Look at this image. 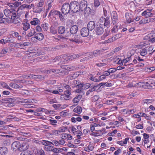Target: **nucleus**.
<instances>
[{"instance_id":"bb28decb","label":"nucleus","mask_w":155,"mask_h":155,"mask_svg":"<svg viewBox=\"0 0 155 155\" xmlns=\"http://www.w3.org/2000/svg\"><path fill=\"white\" fill-rule=\"evenodd\" d=\"M59 13V12L53 10L49 13L48 16L51 17H54L55 15H58Z\"/></svg>"},{"instance_id":"a18cd8bd","label":"nucleus","mask_w":155,"mask_h":155,"mask_svg":"<svg viewBox=\"0 0 155 155\" xmlns=\"http://www.w3.org/2000/svg\"><path fill=\"white\" fill-rule=\"evenodd\" d=\"M36 110L38 112H44L45 114H48V110L45 109L39 108L37 109Z\"/></svg>"},{"instance_id":"052dcab7","label":"nucleus","mask_w":155,"mask_h":155,"mask_svg":"<svg viewBox=\"0 0 155 155\" xmlns=\"http://www.w3.org/2000/svg\"><path fill=\"white\" fill-rule=\"evenodd\" d=\"M82 87H83V89H87L90 86L91 84L89 83H86L85 84H81Z\"/></svg>"},{"instance_id":"79ce46f5","label":"nucleus","mask_w":155,"mask_h":155,"mask_svg":"<svg viewBox=\"0 0 155 155\" xmlns=\"http://www.w3.org/2000/svg\"><path fill=\"white\" fill-rule=\"evenodd\" d=\"M31 14L29 12H26L25 15V18L26 20V21H27V22H28V19L31 18Z\"/></svg>"},{"instance_id":"9d476101","label":"nucleus","mask_w":155,"mask_h":155,"mask_svg":"<svg viewBox=\"0 0 155 155\" xmlns=\"http://www.w3.org/2000/svg\"><path fill=\"white\" fill-rule=\"evenodd\" d=\"M125 18L126 22L128 23H130L133 21L134 18L131 14L130 13L127 12L125 13Z\"/></svg>"},{"instance_id":"ea45409f","label":"nucleus","mask_w":155,"mask_h":155,"mask_svg":"<svg viewBox=\"0 0 155 155\" xmlns=\"http://www.w3.org/2000/svg\"><path fill=\"white\" fill-rule=\"evenodd\" d=\"M106 19L105 18L102 17L99 20V22L101 23L100 25H102V23H104V24L105 26H107V24L106 23Z\"/></svg>"},{"instance_id":"c9c22d12","label":"nucleus","mask_w":155,"mask_h":155,"mask_svg":"<svg viewBox=\"0 0 155 155\" xmlns=\"http://www.w3.org/2000/svg\"><path fill=\"white\" fill-rule=\"evenodd\" d=\"M123 111H126L127 114V113L131 114H134L136 112L135 109H132L131 110H127L126 109H123Z\"/></svg>"},{"instance_id":"dca6fc26","label":"nucleus","mask_w":155,"mask_h":155,"mask_svg":"<svg viewBox=\"0 0 155 155\" xmlns=\"http://www.w3.org/2000/svg\"><path fill=\"white\" fill-rule=\"evenodd\" d=\"M87 5V2L85 1H82L81 2L80 4L79 5V11H83L84 10Z\"/></svg>"},{"instance_id":"3c124183","label":"nucleus","mask_w":155,"mask_h":155,"mask_svg":"<svg viewBox=\"0 0 155 155\" xmlns=\"http://www.w3.org/2000/svg\"><path fill=\"white\" fill-rule=\"evenodd\" d=\"M35 31L34 29L30 30L29 32L27 35L28 37H30L32 36L35 33Z\"/></svg>"},{"instance_id":"864d4df0","label":"nucleus","mask_w":155,"mask_h":155,"mask_svg":"<svg viewBox=\"0 0 155 155\" xmlns=\"http://www.w3.org/2000/svg\"><path fill=\"white\" fill-rule=\"evenodd\" d=\"M117 23H116V24H114L115 26H114L113 28L111 30V31L112 33H115L118 30V26L117 25Z\"/></svg>"},{"instance_id":"0eeeda50","label":"nucleus","mask_w":155,"mask_h":155,"mask_svg":"<svg viewBox=\"0 0 155 155\" xmlns=\"http://www.w3.org/2000/svg\"><path fill=\"white\" fill-rule=\"evenodd\" d=\"M29 148V145L27 143H23L20 144V147L19 148V151H20L28 152L30 150H28Z\"/></svg>"},{"instance_id":"cd10ccee","label":"nucleus","mask_w":155,"mask_h":155,"mask_svg":"<svg viewBox=\"0 0 155 155\" xmlns=\"http://www.w3.org/2000/svg\"><path fill=\"white\" fill-rule=\"evenodd\" d=\"M94 148V147L92 144H90L88 145H87L84 147V150L87 152H89L90 151H92Z\"/></svg>"},{"instance_id":"338daca9","label":"nucleus","mask_w":155,"mask_h":155,"mask_svg":"<svg viewBox=\"0 0 155 155\" xmlns=\"http://www.w3.org/2000/svg\"><path fill=\"white\" fill-rule=\"evenodd\" d=\"M50 32L54 35L56 34L57 33L56 30L53 27L51 28Z\"/></svg>"},{"instance_id":"c756f323","label":"nucleus","mask_w":155,"mask_h":155,"mask_svg":"<svg viewBox=\"0 0 155 155\" xmlns=\"http://www.w3.org/2000/svg\"><path fill=\"white\" fill-rule=\"evenodd\" d=\"M34 38L39 41H41L43 39L44 36L42 33H39L36 34Z\"/></svg>"},{"instance_id":"49530a36","label":"nucleus","mask_w":155,"mask_h":155,"mask_svg":"<svg viewBox=\"0 0 155 155\" xmlns=\"http://www.w3.org/2000/svg\"><path fill=\"white\" fill-rule=\"evenodd\" d=\"M96 87V86H94L92 88H90L89 90L87 91V92L86 93V95H88L91 92H92L96 90L95 87Z\"/></svg>"},{"instance_id":"1a4fd4ad","label":"nucleus","mask_w":155,"mask_h":155,"mask_svg":"<svg viewBox=\"0 0 155 155\" xmlns=\"http://www.w3.org/2000/svg\"><path fill=\"white\" fill-rule=\"evenodd\" d=\"M112 23L113 25L116 24L118 21V16L117 12L113 11L111 14Z\"/></svg>"},{"instance_id":"473e14b6","label":"nucleus","mask_w":155,"mask_h":155,"mask_svg":"<svg viewBox=\"0 0 155 155\" xmlns=\"http://www.w3.org/2000/svg\"><path fill=\"white\" fill-rule=\"evenodd\" d=\"M35 155H45L44 151L42 149H37L35 151Z\"/></svg>"},{"instance_id":"37998d69","label":"nucleus","mask_w":155,"mask_h":155,"mask_svg":"<svg viewBox=\"0 0 155 155\" xmlns=\"http://www.w3.org/2000/svg\"><path fill=\"white\" fill-rule=\"evenodd\" d=\"M117 69L115 68H110L107 70V76L109 75L110 73H113V72L116 71Z\"/></svg>"},{"instance_id":"423d86ee","label":"nucleus","mask_w":155,"mask_h":155,"mask_svg":"<svg viewBox=\"0 0 155 155\" xmlns=\"http://www.w3.org/2000/svg\"><path fill=\"white\" fill-rule=\"evenodd\" d=\"M61 11L64 14L66 15L68 13L71 11L70 4L67 3L64 4L62 6Z\"/></svg>"},{"instance_id":"ddd939ff","label":"nucleus","mask_w":155,"mask_h":155,"mask_svg":"<svg viewBox=\"0 0 155 155\" xmlns=\"http://www.w3.org/2000/svg\"><path fill=\"white\" fill-rule=\"evenodd\" d=\"M20 143L18 141H15L12 144V149L13 151H15L16 150H19V148L20 147Z\"/></svg>"},{"instance_id":"393cba45","label":"nucleus","mask_w":155,"mask_h":155,"mask_svg":"<svg viewBox=\"0 0 155 155\" xmlns=\"http://www.w3.org/2000/svg\"><path fill=\"white\" fill-rule=\"evenodd\" d=\"M95 30L97 33V34L98 35H100L102 34L104 32L103 28L100 26H98L97 25L96 28Z\"/></svg>"},{"instance_id":"69168bd1","label":"nucleus","mask_w":155,"mask_h":155,"mask_svg":"<svg viewBox=\"0 0 155 155\" xmlns=\"http://www.w3.org/2000/svg\"><path fill=\"white\" fill-rule=\"evenodd\" d=\"M122 47L123 46L122 45H120V46L116 48L114 50V53H116L120 51V50L122 49Z\"/></svg>"},{"instance_id":"6e6552de","label":"nucleus","mask_w":155,"mask_h":155,"mask_svg":"<svg viewBox=\"0 0 155 155\" xmlns=\"http://www.w3.org/2000/svg\"><path fill=\"white\" fill-rule=\"evenodd\" d=\"M145 38L148 39V41L150 42H155V33H150L145 37Z\"/></svg>"},{"instance_id":"6e6d98bb","label":"nucleus","mask_w":155,"mask_h":155,"mask_svg":"<svg viewBox=\"0 0 155 155\" xmlns=\"http://www.w3.org/2000/svg\"><path fill=\"white\" fill-rule=\"evenodd\" d=\"M89 78L91 80L93 81L97 82L99 81L98 79L96 78L95 77H93L92 75H91L89 76Z\"/></svg>"},{"instance_id":"7c9ffc66","label":"nucleus","mask_w":155,"mask_h":155,"mask_svg":"<svg viewBox=\"0 0 155 155\" xmlns=\"http://www.w3.org/2000/svg\"><path fill=\"white\" fill-rule=\"evenodd\" d=\"M78 27L76 25L72 26L70 29V32L72 34H75L78 31Z\"/></svg>"},{"instance_id":"bf43d9fd","label":"nucleus","mask_w":155,"mask_h":155,"mask_svg":"<svg viewBox=\"0 0 155 155\" xmlns=\"http://www.w3.org/2000/svg\"><path fill=\"white\" fill-rule=\"evenodd\" d=\"M122 35L120 34H118L115 35L114 36H113V40L114 41L116 40L119 38L120 37H122Z\"/></svg>"},{"instance_id":"4c0bfd02","label":"nucleus","mask_w":155,"mask_h":155,"mask_svg":"<svg viewBox=\"0 0 155 155\" xmlns=\"http://www.w3.org/2000/svg\"><path fill=\"white\" fill-rule=\"evenodd\" d=\"M68 130L70 133H74L77 132L76 128L74 126H72L69 127Z\"/></svg>"},{"instance_id":"e2e57ef3","label":"nucleus","mask_w":155,"mask_h":155,"mask_svg":"<svg viewBox=\"0 0 155 155\" xmlns=\"http://www.w3.org/2000/svg\"><path fill=\"white\" fill-rule=\"evenodd\" d=\"M94 6L97 7L100 5V2L99 0H94Z\"/></svg>"},{"instance_id":"7ed1b4c3","label":"nucleus","mask_w":155,"mask_h":155,"mask_svg":"<svg viewBox=\"0 0 155 155\" xmlns=\"http://www.w3.org/2000/svg\"><path fill=\"white\" fill-rule=\"evenodd\" d=\"M37 102V101L35 99H21L20 101H18V103L19 104H23L25 106L26 108H32L33 107L30 103H36Z\"/></svg>"},{"instance_id":"72a5a7b5","label":"nucleus","mask_w":155,"mask_h":155,"mask_svg":"<svg viewBox=\"0 0 155 155\" xmlns=\"http://www.w3.org/2000/svg\"><path fill=\"white\" fill-rule=\"evenodd\" d=\"M73 111L75 113L80 114L81 113L82 111V109L81 107L78 106L74 108Z\"/></svg>"},{"instance_id":"a878e982","label":"nucleus","mask_w":155,"mask_h":155,"mask_svg":"<svg viewBox=\"0 0 155 155\" xmlns=\"http://www.w3.org/2000/svg\"><path fill=\"white\" fill-rule=\"evenodd\" d=\"M22 28L25 31H26L30 28V25L27 22H23L22 23Z\"/></svg>"},{"instance_id":"f3484780","label":"nucleus","mask_w":155,"mask_h":155,"mask_svg":"<svg viewBox=\"0 0 155 155\" xmlns=\"http://www.w3.org/2000/svg\"><path fill=\"white\" fill-rule=\"evenodd\" d=\"M30 23L31 25L34 26L39 25L40 24V21L38 18H34L32 19Z\"/></svg>"},{"instance_id":"8fccbe9b","label":"nucleus","mask_w":155,"mask_h":155,"mask_svg":"<svg viewBox=\"0 0 155 155\" xmlns=\"http://www.w3.org/2000/svg\"><path fill=\"white\" fill-rule=\"evenodd\" d=\"M137 86L139 87H142L145 88V82H139L137 83Z\"/></svg>"},{"instance_id":"09e8293b","label":"nucleus","mask_w":155,"mask_h":155,"mask_svg":"<svg viewBox=\"0 0 155 155\" xmlns=\"http://www.w3.org/2000/svg\"><path fill=\"white\" fill-rule=\"evenodd\" d=\"M60 99L61 100H69L70 98L68 97V96H67V95L64 94L61 96Z\"/></svg>"},{"instance_id":"c03bdc74","label":"nucleus","mask_w":155,"mask_h":155,"mask_svg":"<svg viewBox=\"0 0 155 155\" xmlns=\"http://www.w3.org/2000/svg\"><path fill=\"white\" fill-rule=\"evenodd\" d=\"M18 34L16 32L12 31L10 35V38H12V37H17L18 36Z\"/></svg>"},{"instance_id":"4468645a","label":"nucleus","mask_w":155,"mask_h":155,"mask_svg":"<svg viewBox=\"0 0 155 155\" xmlns=\"http://www.w3.org/2000/svg\"><path fill=\"white\" fill-rule=\"evenodd\" d=\"M61 137L64 140H71L72 138V137L70 134H62L61 135Z\"/></svg>"},{"instance_id":"a19ab883","label":"nucleus","mask_w":155,"mask_h":155,"mask_svg":"<svg viewBox=\"0 0 155 155\" xmlns=\"http://www.w3.org/2000/svg\"><path fill=\"white\" fill-rule=\"evenodd\" d=\"M1 85L2 87L5 89H8L10 90H12L11 88L9 87L8 85L5 83L2 82L1 83Z\"/></svg>"},{"instance_id":"f257e3e1","label":"nucleus","mask_w":155,"mask_h":155,"mask_svg":"<svg viewBox=\"0 0 155 155\" xmlns=\"http://www.w3.org/2000/svg\"><path fill=\"white\" fill-rule=\"evenodd\" d=\"M58 32L60 34H64L63 35H60L58 36L57 39L58 40H64V41H66L69 39V37L71 35L69 31L67 30L66 31L65 28L64 26H59L58 28Z\"/></svg>"},{"instance_id":"c85d7f7f","label":"nucleus","mask_w":155,"mask_h":155,"mask_svg":"<svg viewBox=\"0 0 155 155\" xmlns=\"http://www.w3.org/2000/svg\"><path fill=\"white\" fill-rule=\"evenodd\" d=\"M8 150L5 147H2L0 148V154L3 155L6 154L8 152Z\"/></svg>"},{"instance_id":"2f4dec72","label":"nucleus","mask_w":155,"mask_h":155,"mask_svg":"<svg viewBox=\"0 0 155 155\" xmlns=\"http://www.w3.org/2000/svg\"><path fill=\"white\" fill-rule=\"evenodd\" d=\"M82 55L81 54H79L77 55L73 54L69 57L68 59L70 60H72L73 59H76L77 58H79L81 57Z\"/></svg>"},{"instance_id":"5fc2aeb1","label":"nucleus","mask_w":155,"mask_h":155,"mask_svg":"<svg viewBox=\"0 0 155 155\" xmlns=\"http://www.w3.org/2000/svg\"><path fill=\"white\" fill-rule=\"evenodd\" d=\"M32 153L31 151H22L21 152L20 155H31Z\"/></svg>"},{"instance_id":"f03ea898","label":"nucleus","mask_w":155,"mask_h":155,"mask_svg":"<svg viewBox=\"0 0 155 155\" xmlns=\"http://www.w3.org/2000/svg\"><path fill=\"white\" fill-rule=\"evenodd\" d=\"M12 10L6 9L4 10L5 15L7 17H11V19L12 20V22L15 24H17L19 22L18 18L16 17V14L15 13H12Z\"/></svg>"},{"instance_id":"39448f33","label":"nucleus","mask_w":155,"mask_h":155,"mask_svg":"<svg viewBox=\"0 0 155 155\" xmlns=\"http://www.w3.org/2000/svg\"><path fill=\"white\" fill-rule=\"evenodd\" d=\"M70 5L72 12L76 13L79 11V4L78 2L72 1L71 2Z\"/></svg>"},{"instance_id":"6ab92c4d","label":"nucleus","mask_w":155,"mask_h":155,"mask_svg":"<svg viewBox=\"0 0 155 155\" xmlns=\"http://www.w3.org/2000/svg\"><path fill=\"white\" fill-rule=\"evenodd\" d=\"M25 78L27 79L29 78L33 79L44 78L43 76H42L41 75H25Z\"/></svg>"},{"instance_id":"e433bc0d","label":"nucleus","mask_w":155,"mask_h":155,"mask_svg":"<svg viewBox=\"0 0 155 155\" xmlns=\"http://www.w3.org/2000/svg\"><path fill=\"white\" fill-rule=\"evenodd\" d=\"M81 96L80 95H78L76 97L74 98L73 100V102L74 103H77L81 99Z\"/></svg>"},{"instance_id":"680f3d73","label":"nucleus","mask_w":155,"mask_h":155,"mask_svg":"<svg viewBox=\"0 0 155 155\" xmlns=\"http://www.w3.org/2000/svg\"><path fill=\"white\" fill-rule=\"evenodd\" d=\"M68 114V112L66 110H64L60 113V115L62 117L66 116Z\"/></svg>"},{"instance_id":"412c9836","label":"nucleus","mask_w":155,"mask_h":155,"mask_svg":"<svg viewBox=\"0 0 155 155\" xmlns=\"http://www.w3.org/2000/svg\"><path fill=\"white\" fill-rule=\"evenodd\" d=\"M21 5V3L20 2H15L14 3H7L6 5L10 8H12L19 6Z\"/></svg>"},{"instance_id":"774afa93","label":"nucleus","mask_w":155,"mask_h":155,"mask_svg":"<svg viewBox=\"0 0 155 155\" xmlns=\"http://www.w3.org/2000/svg\"><path fill=\"white\" fill-rule=\"evenodd\" d=\"M8 21V19L7 18H4L0 20V23H6Z\"/></svg>"},{"instance_id":"f8f14e48","label":"nucleus","mask_w":155,"mask_h":155,"mask_svg":"<svg viewBox=\"0 0 155 155\" xmlns=\"http://www.w3.org/2000/svg\"><path fill=\"white\" fill-rule=\"evenodd\" d=\"M105 133V129L104 128L102 129V130H99L95 131L92 133V135L94 136L97 137L100 136Z\"/></svg>"},{"instance_id":"9b49d317","label":"nucleus","mask_w":155,"mask_h":155,"mask_svg":"<svg viewBox=\"0 0 155 155\" xmlns=\"http://www.w3.org/2000/svg\"><path fill=\"white\" fill-rule=\"evenodd\" d=\"M89 30L86 27L82 28L81 31V35L84 37L87 36L89 35Z\"/></svg>"},{"instance_id":"20e7f679","label":"nucleus","mask_w":155,"mask_h":155,"mask_svg":"<svg viewBox=\"0 0 155 155\" xmlns=\"http://www.w3.org/2000/svg\"><path fill=\"white\" fill-rule=\"evenodd\" d=\"M40 142L45 146L44 148L45 150L48 151H52V148L53 147V145H54L52 141L51 142L48 140H43L42 141Z\"/></svg>"},{"instance_id":"de8ad7c7","label":"nucleus","mask_w":155,"mask_h":155,"mask_svg":"<svg viewBox=\"0 0 155 155\" xmlns=\"http://www.w3.org/2000/svg\"><path fill=\"white\" fill-rule=\"evenodd\" d=\"M147 53V49L144 48L141 50L140 51V54L141 56H144L146 55Z\"/></svg>"},{"instance_id":"4be33fe9","label":"nucleus","mask_w":155,"mask_h":155,"mask_svg":"<svg viewBox=\"0 0 155 155\" xmlns=\"http://www.w3.org/2000/svg\"><path fill=\"white\" fill-rule=\"evenodd\" d=\"M152 15V13L150 12V10L149 9L144 11L141 14L142 16H145L146 18L151 16Z\"/></svg>"},{"instance_id":"4d7b16f0","label":"nucleus","mask_w":155,"mask_h":155,"mask_svg":"<svg viewBox=\"0 0 155 155\" xmlns=\"http://www.w3.org/2000/svg\"><path fill=\"white\" fill-rule=\"evenodd\" d=\"M68 129L66 127H61L59 130V131L60 133L61 132H65Z\"/></svg>"},{"instance_id":"58836bf2","label":"nucleus","mask_w":155,"mask_h":155,"mask_svg":"<svg viewBox=\"0 0 155 155\" xmlns=\"http://www.w3.org/2000/svg\"><path fill=\"white\" fill-rule=\"evenodd\" d=\"M48 25L47 23H43L41 25V26L44 31H47L48 29Z\"/></svg>"},{"instance_id":"2eb2a0df","label":"nucleus","mask_w":155,"mask_h":155,"mask_svg":"<svg viewBox=\"0 0 155 155\" xmlns=\"http://www.w3.org/2000/svg\"><path fill=\"white\" fill-rule=\"evenodd\" d=\"M52 142L55 146L58 147L60 145H63L65 143L64 140L62 139L59 140L58 141L53 140H52Z\"/></svg>"},{"instance_id":"f704fd0d","label":"nucleus","mask_w":155,"mask_h":155,"mask_svg":"<svg viewBox=\"0 0 155 155\" xmlns=\"http://www.w3.org/2000/svg\"><path fill=\"white\" fill-rule=\"evenodd\" d=\"M34 6V5L33 4H31L30 5H26L25 4H23L21 6V7L22 8H27L28 9H31L32 7Z\"/></svg>"},{"instance_id":"b1692460","label":"nucleus","mask_w":155,"mask_h":155,"mask_svg":"<svg viewBox=\"0 0 155 155\" xmlns=\"http://www.w3.org/2000/svg\"><path fill=\"white\" fill-rule=\"evenodd\" d=\"M9 85L11 87L15 89L21 88L23 87V86L21 84H18L13 82H11Z\"/></svg>"},{"instance_id":"603ef678","label":"nucleus","mask_w":155,"mask_h":155,"mask_svg":"<svg viewBox=\"0 0 155 155\" xmlns=\"http://www.w3.org/2000/svg\"><path fill=\"white\" fill-rule=\"evenodd\" d=\"M52 134L54 135L58 136L60 135V133L59 130H53L52 131Z\"/></svg>"},{"instance_id":"aec40b11","label":"nucleus","mask_w":155,"mask_h":155,"mask_svg":"<svg viewBox=\"0 0 155 155\" xmlns=\"http://www.w3.org/2000/svg\"><path fill=\"white\" fill-rule=\"evenodd\" d=\"M69 40L72 42H74L77 43H79L80 42L79 36L78 35H74L72 36V38Z\"/></svg>"},{"instance_id":"a211bd4d","label":"nucleus","mask_w":155,"mask_h":155,"mask_svg":"<svg viewBox=\"0 0 155 155\" xmlns=\"http://www.w3.org/2000/svg\"><path fill=\"white\" fill-rule=\"evenodd\" d=\"M95 26V22L93 21H89L87 24V28L90 31L92 30Z\"/></svg>"},{"instance_id":"13d9d810","label":"nucleus","mask_w":155,"mask_h":155,"mask_svg":"<svg viewBox=\"0 0 155 155\" xmlns=\"http://www.w3.org/2000/svg\"><path fill=\"white\" fill-rule=\"evenodd\" d=\"M145 89H151L152 88V86L150 85L149 83L148 82H145Z\"/></svg>"},{"instance_id":"0e129e2a","label":"nucleus","mask_w":155,"mask_h":155,"mask_svg":"<svg viewBox=\"0 0 155 155\" xmlns=\"http://www.w3.org/2000/svg\"><path fill=\"white\" fill-rule=\"evenodd\" d=\"M58 15L59 16L60 19L61 21H64L65 19L60 12H59V13Z\"/></svg>"},{"instance_id":"5701e85b","label":"nucleus","mask_w":155,"mask_h":155,"mask_svg":"<svg viewBox=\"0 0 155 155\" xmlns=\"http://www.w3.org/2000/svg\"><path fill=\"white\" fill-rule=\"evenodd\" d=\"M119 123L118 121H108L107 124H108L109 126H107V129L110 128L115 127V125H117Z\"/></svg>"}]
</instances>
